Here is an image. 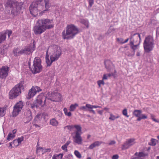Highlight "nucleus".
Segmentation results:
<instances>
[{"label": "nucleus", "instance_id": "obj_1", "mask_svg": "<svg viewBox=\"0 0 159 159\" xmlns=\"http://www.w3.org/2000/svg\"><path fill=\"white\" fill-rule=\"evenodd\" d=\"M50 7L49 0H36L32 2L29 9L30 13L35 17L39 12L48 11Z\"/></svg>", "mask_w": 159, "mask_h": 159}, {"label": "nucleus", "instance_id": "obj_2", "mask_svg": "<svg viewBox=\"0 0 159 159\" xmlns=\"http://www.w3.org/2000/svg\"><path fill=\"white\" fill-rule=\"evenodd\" d=\"M61 54L60 48L56 45L49 47L46 52L45 60L48 66H50L52 62L57 61Z\"/></svg>", "mask_w": 159, "mask_h": 159}, {"label": "nucleus", "instance_id": "obj_3", "mask_svg": "<svg viewBox=\"0 0 159 159\" xmlns=\"http://www.w3.org/2000/svg\"><path fill=\"white\" fill-rule=\"evenodd\" d=\"M54 26L53 20L48 19L38 20L33 27V31L36 35L40 34L47 29H50Z\"/></svg>", "mask_w": 159, "mask_h": 159}, {"label": "nucleus", "instance_id": "obj_4", "mask_svg": "<svg viewBox=\"0 0 159 159\" xmlns=\"http://www.w3.org/2000/svg\"><path fill=\"white\" fill-rule=\"evenodd\" d=\"M129 39L130 45L133 52L132 54H128L127 56L128 57H133L135 54V50L138 48L140 44L141 40L140 34L138 33L133 34L132 33Z\"/></svg>", "mask_w": 159, "mask_h": 159}, {"label": "nucleus", "instance_id": "obj_5", "mask_svg": "<svg viewBox=\"0 0 159 159\" xmlns=\"http://www.w3.org/2000/svg\"><path fill=\"white\" fill-rule=\"evenodd\" d=\"M79 32L78 29L74 25H68L66 28V32L65 30L62 32V38L63 39H73Z\"/></svg>", "mask_w": 159, "mask_h": 159}, {"label": "nucleus", "instance_id": "obj_6", "mask_svg": "<svg viewBox=\"0 0 159 159\" xmlns=\"http://www.w3.org/2000/svg\"><path fill=\"white\" fill-rule=\"evenodd\" d=\"M22 5V3H18L16 0H7L5 6L6 7H10L11 13L14 15H16L21 10Z\"/></svg>", "mask_w": 159, "mask_h": 159}, {"label": "nucleus", "instance_id": "obj_7", "mask_svg": "<svg viewBox=\"0 0 159 159\" xmlns=\"http://www.w3.org/2000/svg\"><path fill=\"white\" fill-rule=\"evenodd\" d=\"M24 82H21L13 87L9 93V98L12 99L16 98L21 93V90L24 89Z\"/></svg>", "mask_w": 159, "mask_h": 159}, {"label": "nucleus", "instance_id": "obj_8", "mask_svg": "<svg viewBox=\"0 0 159 159\" xmlns=\"http://www.w3.org/2000/svg\"><path fill=\"white\" fill-rule=\"evenodd\" d=\"M154 44V40L153 37L149 35L146 37L143 43V47L145 51L147 52H149L152 51Z\"/></svg>", "mask_w": 159, "mask_h": 159}, {"label": "nucleus", "instance_id": "obj_9", "mask_svg": "<svg viewBox=\"0 0 159 159\" xmlns=\"http://www.w3.org/2000/svg\"><path fill=\"white\" fill-rule=\"evenodd\" d=\"M30 68L34 74L41 72L42 70L41 59L38 57H35L34 60L33 66L31 67H30Z\"/></svg>", "mask_w": 159, "mask_h": 159}, {"label": "nucleus", "instance_id": "obj_10", "mask_svg": "<svg viewBox=\"0 0 159 159\" xmlns=\"http://www.w3.org/2000/svg\"><path fill=\"white\" fill-rule=\"evenodd\" d=\"M46 97L43 94L39 95L37 97L36 99L34 101L33 104L31 105V107H43L45 104Z\"/></svg>", "mask_w": 159, "mask_h": 159}, {"label": "nucleus", "instance_id": "obj_11", "mask_svg": "<svg viewBox=\"0 0 159 159\" xmlns=\"http://www.w3.org/2000/svg\"><path fill=\"white\" fill-rule=\"evenodd\" d=\"M24 105V103L22 101L17 102L13 107L12 116L13 117L17 116L21 111Z\"/></svg>", "mask_w": 159, "mask_h": 159}, {"label": "nucleus", "instance_id": "obj_12", "mask_svg": "<svg viewBox=\"0 0 159 159\" xmlns=\"http://www.w3.org/2000/svg\"><path fill=\"white\" fill-rule=\"evenodd\" d=\"M78 131H75L72 134L74 141L78 144L82 143V139L81 136L82 133V129L79 128Z\"/></svg>", "mask_w": 159, "mask_h": 159}, {"label": "nucleus", "instance_id": "obj_13", "mask_svg": "<svg viewBox=\"0 0 159 159\" xmlns=\"http://www.w3.org/2000/svg\"><path fill=\"white\" fill-rule=\"evenodd\" d=\"M35 41H34L33 44H30L26 46L24 48L21 50V54H30L35 50Z\"/></svg>", "mask_w": 159, "mask_h": 159}, {"label": "nucleus", "instance_id": "obj_14", "mask_svg": "<svg viewBox=\"0 0 159 159\" xmlns=\"http://www.w3.org/2000/svg\"><path fill=\"white\" fill-rule=\"evenodd\" d=\"M48 99L53 101L58 102L61 100V95L59 93L52 92L49 93Z\"/></svg>", "mask_w": 159, "mask_h": 159}, {"label": "nucleus", "instance_id": "obj_15", "mask_svg": "<svg viewBox=\"0 0 159 159\" xmlns=\"http://www.w3.org/2000/svg\"><path fill=\"white\" fill-rule=\"evenodd\" d=\"M142 111L140 110H135L133 112V114L136 117H138L137 120L140 121L142 119H146L147 116L145 114H141Z\"/></svg>", "mask_w": 159, "mask_h": 159}, {"label": "nucleus", "instance_id": "obj_16", "mask_svg": "<svg viewBox=\"0 0 159 159\" xmlns=\"http://www.w3.org/2000/svg\"><path fill=\"white\" fill-rule=\"evenodd\" d=\"M135 139L134 138L128 139L123 144L122 149V150L128 148L130 146L136 143Z\"/></svg>", "mask_w": 159, "mask_h": 159}, {"label": "nucleus", "instance_id": "obj_17", "mask_svg": "<svg viewBox=\"0 0 159 159\" xmlns=\"http://www.w3.org/2000/svg\"><path fill=\"white\" fill-rule=\"evenodd\" d=\"M9 67L7 66H2L0 69V78L2 79L5 78L8 75Z\"/></svg>", "mask_w": 159, "mask_h": 159}, {"label": "nucleus", "instance_id": "obj_18", "mask_svg": "<svg viewBox=\"0 0 159 159\" xmlns=\"http://www.w3.org/2000/svg\"><path fill=\"white\" fill-rule=\"evenodd\" d=\"M104 64L105 67L108 71H110L112 67H114L112 62L109 60L105 61H104Z\"/></svg>", "mask_w": 159, "mask_h": 159}, {"label": "nucleus", "instance_id": "obj_19", "mask_svg": "<svg viewBox=\"0 0 159 159\" xmlns=\"http://www.w3.org/2000/svg\"><path fill=\"white\" fill-rule=\"evenodd\" d=\"M36 90L34 88V86H33L31 88L29 91L28 96V99H30L31 98L34 96L36 94Z\"/></svg>", "mask_w": 159, "mask_h": 159}, {"label": "nucleus", "instance_id": "obj_20", "mask_svg": "<svg viewBox=\"0 0 159 159\" xmlns=\"http://www.w3.org/2000/svg\"><path fill=\"white\" fill-rule=\"evenodd\" d=\"M65 128H67L68 129H69L70 131H71L73 129L75 128L76 129V131H78L79 128L82 129V128L80 125H67L65 127Z\"/></svg>", "mask_w": 159, "mask_h": 159}, {"label": "nucleus", "instance_id": "obj_21", "mask_svg": "<svg viewBox=\"0 0 159 159\" xmlns=\"http://www.w3.org/2000/svg\"><path fill=\"white\" fill-rule=\"evenodd\" d=\"M102 143V141H96L91 144L89 147V148L92 149L97 146H98Z\"/></svg>", "mask_w": 159, "mask_h": 159}, {"label": "nucleus", "instance_id": "obj_22", "mask_svg": "<svg viewBox=\"0 0 159 159\" xmlns=\"http://www.w3.org/2000/svg\"><path fill=\"white\" fill-rule=\"evenodd\" d=\"M50 124L53 126H57L58 125V122L55 119L52 118L50 120Z\"/></svg>", "mask_w": 159, "mask_h": 159}, {"label": "nucleus", "instance_id": "obj_23", "mask_svg": "<svg viewBox=\"0 0 159 159\" xmlns=\"http://www.w3.org/2000/svg\"><path fill=\"white\" fill-rule=\"evenodd\" d=\"M6 34L7 33L6 32L0 33V43L6 39Z\"/></svg>", "mask_w": 159, "mask_h": 159}, {"label": "nucleus", "instance_id": "obj_24", "mask_svg": "<svg viewBox=\"0 0 159 159\" xmlns=\"http://www.w3.org/2000/svg\"><path fill=\"white\" fill-rule=\"evenodd\" d=\"M135 155L138 156L139 157L141 158V157H144L148 156V154L147 153H145L143 152H140L139 153L136 152L135 154Z\"/></svg>", "mask_w": 159, "mask_h": 159}, {"label": "nucleus", "instance_id": "obj_25", "mask_svg": "<svg viewBox=\"0 0 159 159\" xmlns=\"http://www.w3.org/2000/svg\"><path fill=\"white\" fill-rule=\"evenodd\" d=\"M63 155L62 154H54L52 157V159H61L62 158Z\"/></svg>", "mask_w": 159, "mask_h": 159}, {"label": "nucleus", "instance_id": "obj_26", "mask_svg": "<svg viewBox=\"0 0 159 159\" xmlns=\"http://www.w3.org/2000/svg\"><path fill=\"white\" fill-rule=\"evenodd\" d=\"M21 50H20L18 48H16L14 49L13 52L15 55L16 56H19L21 55Z\"/></svg>", "mask_w": 159, "mask_h": 159}, {"label": "nucleus", "instance_id": "obj_27", "mask_svg": "<svg viewBox=\"0 0 159 159\" xmlns=\"http://www.w3.org/2000/svg\"><path fill=\"white\" fill-rule=\"evenodd\" d=\"M78 106V104L76 103L71 104L69 110L70 111H73L75 110L76 107Z\"/></svg>", "mask_w": 159, "mask_h": 159}, {"label": "nucleus", "instance_id": "obj_28", "mask_svg": "<svg viewBox=\"0 0 159 159\" xmlns=\"http://www.w3.org/2000/svg\"><path fill=\"white\" fill-rule=\"evenodd\" d=\"M40 152H42V154H44V148L42 147H39L36 148V153L37 154Z\"/></svg>", "mask_w": 159, "mask_h": 159}, {"label": "nucleus", "instance_id": "obj_29", "mask_svg": "<svg viewBox=\"0 0 159 159\" xmlns=\"http://www.w3.org/2000/svg\"><path fill=\"white\" fill-rule=\"evenodd\" d=\"M15 137V135H14V134H12V133H10L8 135L7 140L9 141Z\"/></svg>", "mask_w": 159, "mask_h": 159}, {"label": "nucleus", "instance_id": "obj_30", "mask_svg": "<svg viewBox=\"0 0 159 159\" xmlns=\"http://www.w3.org/2000/svg\"><path fill=\"white\" fill-rule=\"evenodd\" d=\"M88 105H89V104H86L85 106L80 107L79 108L80 110L86 111L88 110L87 109H88V110L89 109H90L88 107Z\"/></svg>", "mask_w": 159, "mask_h": 159}, {"label": "nucleus", "instance_id": "obj_31", "mask_svg": "<svg viewBox=\"0 0 159 159\" xmlns=\"http://www.w3.org/2000/svg\"><path fill=\"white\" fill-rule=\"evenodd\" d=\"M63 111L65 115L68 116H70L71 115V113L70 112H68V110L66 108H64L63 109Z\"/></svg>", "mask_w": 159, "mask_h": 159}, {"label": "nucleus", "instance_id": "obj_32", "mask_svg": "<svg viewBox=\"0 0 159 159\" xmlns=\"http://www.w3.org/2000/svg\"><path fill=\"white\" fill-rule=\"evenodd\" d=\"M80 22L82 24L84 25L87 28L89 27L88 21L84 19H82L81 20Z\"/></svg>", "mask_w": 159, "mask_h": 159}, {"label": "nucleus", "instance_id": "obj_33", "mask_svg": "<svg viewBox=\"0 0 159 159\" xmlns=\"http://www.w3.org/2000/svg\"><path fill=\"white\" fill-rule=\"evenodd\" d=\"M119 117V116H116L112 114L111 113L110 114V117L109 118V119L112 120H114L115 119L118 118Z\"/></svg>", "mask_w": 159, "mask_h": 159}, {"label": "nucleus", "instance_id": "obj_34", "mask_svg": "<svg viewBox=\"0 0 159 159\" xmlns=\"http://www.w3.org/2000/svg\"><path fill=\"white\" fill-rule=\"evenodd\" d=\"M74 154L77 157L79 158H80L81 157V155L80 153L77 150H75L74 152Z\"/></svg>", "mask_w": 159, "mask_h": 159}, {"label": "nucleus", "instance_id": "obj_35", "mask_svg": "<svg viewBox=\"0 0 159 159\" xmlns=\"http://www.w3.org/2000/svg\"><path fill=\"white\" fill-rule=\"evenodd\" d=\"M97 84L99 88L101 87V85H104L105 84V82L104 80H99L97 81Z\"/></svg>", "mask_w": 159, "mask_h": 159}, {"label": "nucleus", "instance_id": "obj_36", "mask_svg": "<svg viewBox=\"0 0 159 159\" xmlns=\"http://www.w3.org/2000/svg\"><path fill=\"white\" fill-rule=\"evenodd\" d=\"M12 143L13 145V148L17 147L19 145V144L18 142V141L16 140V139L14 140Z\"/></svg>", "mask_w": 159, "mask_h": 159}, {"label": "nucleus", "instance_id": "obj_37", "mask_svg": "<svg viewBox=\"0 0 159 159\" xmlns=\"http://www.w3.org/2000/svg\"><path fill=\"white\" fill-rule=\"evenodd\" d=\"M122 114L123 115L127 117H129V116L128 115L127 110L126 108L124 109L122 111Z\"/></svg>", "mask_w": 159, "mask_h": 159}, {"label": "nucleus", "instance_id": "obj_38", "mask_svg": "<svg viewBox=\"0 0 159 159\" xmlns=\"http://www.w3.org/2000/svg\"><path fill=\"white\" fill-rule=\"evenodd\" d=\"M156 144V140L154 139H151V143H149V144L152 146H155Z\"/></svg>", "mask_w": 159, "mask_h": 159}, {"label": "nucleus", "instance_id": "obj_39", "mask_svg": "<svg viewBox=\"0 0 159 159\" xmlns=\"http://www.w3.org/2000/svg\"><path fill=\"white\" fill-rule=\"evenodd\" d=\"M88 107L90 109H93V108H98V106H95V105H93L89 104V105H88Z\"/></svg>", "mask_w": 159, "mask_h": 159}, {"label": "nucleus", "instance_id": "obj_40", "mask_svg": "<svg viewBox=\"0 0 159 159\" xmlns=\"http://www.w3.org/2000/svg\"><path fill=\"white\" fill-rule=\"evenodd\" d=\"M5 114L3 109L0 108V117L3 116Z\"/></svg>", "mask_w": 159, "mask_h": 159}, {"label": "nucleus", "instance_id": "obj_41", "mask_svg": "<svg viewBox=\"0 0 159 159\" xmlns=\"http://www.w3.org/2000/svg\"><path fill=\"white\" fill-rule=\"evenodd\" d=\"M24 140V137L23 136H21L20 137L18 138L17 139H16V140H17L18 141V142L20 144Z\"/></svg>", "mask_w": 159, "mask_h": 159}, {"label": "nucleus", "instance_id": "obj_42", "mask_svg": "<svg viewBox=\"0 0 159 159\" xmlns=\"http://www.w3.org/2000/svg\"><path fill=\"white\" fill-rule=\"evenodd\" d=\"M34 88H35V89L36 90V92H39L42 91L41 89L40 88L37 86H34Z\"/></svg>", "mask_w": 159, "mask_h": 159}, {"label": "nucleus", "instance_id": "obj_43", "mask_svg": "<svg viewBox=\"0 0 159 159\" xmlns=\"http://www.w3.org/2000/svg\"><path fill=\"white\" fill-rule=\"evenodd\" d=\"M94 0H89V6L91 7L93 5Z\"/></svg>", "mask_w": 159, "mask_h": 159}, {"label": "nucleus", "instance_id": "obj_44", "mask_svg": "<svg viewBox=\"0 0 159 159\" xmlns=\"http://www.w3.org/2000/svg\"><path fill=\"white\" fill-rule=\"evenodd\" d=\"M151 119L152 120L156 122H159V121H157L154 117V116L153 114H151Z\"/></svg>", "mask_w": 159, "mask_h": 159}, {"label": "nucleus", "instance_id": "obj_45", "mask_svg": "<svg viewBox=\"0 0 159 159\" xmlns=\"http://www.w3.org/2000/svg\"><path fill=\"white\" fill-rule=\"evenodd\" d=\"M51 151L50 148H44V154L47 152H50Z\"/></svg>", "mask_w": 159, "mask_h": 159}, {"label": "nucleus", "instance_id": "obj_46", "mask_svg": "<svg viewBox=\"0 0 159 159\" xmlns=\"http://www.w3.org/2000/svg\"><path fill=\"white\" fill-rule=\"evenodd\" d=\"M67 147L66 145L64 144L62 146L61 148L63 150L67 152Z\"/></svg>", "mask_w": 159, "mask_h": 159}, {"label": "nucleus", "instance_id": "obj_47", "mask_svg": "<svg viewBox=\"0 0 159 159\" xmlns=\"http://www.w3.org/2000/svg\"><path fill=\"white\" fill-rule=\"evenodd\" d=\"M117 41H118L121 44H123L122 43L124 41H123V39H122V38H120V39L117 38Z\"/></svg>", "mask_w": 159, "mask_h": 159}, {"label": "nucleus", "instance_id": "obj_48", "mask_svg": "<svg viewBox=\"0 0 159 159\" xmlns=\"http://www.w3.org/2000/svg\"><path fill=\"white\" fill-rule=\"evenodd\" d=\"M107 77H108L107 74H105L103 75L102 80H107Z\"/></svg>", "mask_w": 159, "mask_h": 159}, {"label": "nucleus", "instance_id": "obj_49", "mask_svg": "<svg viewBox=\"0 0 159 159\" xmlns=\"http://www.w3.org/2000/svg\"><path fill=\"white\" fill-rule=\"evenodd\" d=\"M119 156L117 155H114L112 157V159H118Z\"/></svg>", "mask_w": 159, "mask_h": 159}, {"label": "nucleus", "instance_id": "obj_50", "mask_svg": "<svg viewBox=\"0 0 159 159\" xmlns=\"http://www.w3.org/2000/svg\"><path fill=\"white\" fill-rule=\"evenodd\" d=\"M116 143V142L114 140H112L110 141V143H109V145H114Z\"/></svg>", "mask_w": 159, "mask_h": 159}, {"label": "nucleus", "instance_id": "obj_51", "mask_svg": "<svg viewBox=\"0 0 159 159\" xmlns=\"http://www.w3.org/2000/svg\"><path fill=\"white\" fill-rule=\"evenodd\" d=\"M88 111L90 112H92L93 114H96L95 111L92 110V109H89L88 110Z\"/></svg>", "mask_w": 159, "mask_h": 159}, {"label": "nucleus", "instance_id": "obj_52", "mask_svg": "<svg viewBox=\"0 0 159 159\" xmlns=\"http://www.w3.org/2000/svg\"><path fill=\"white\" fill-rule=\"evenodd\" d=\"M12 31L11 30H9V31H8L7 35H8V38L10 37V36H11V35L12 34Z\"/></svg>", "mask_w": 159, "mask_h": 159}, {"label": "nucleus", "instance_id": "obj_53", "mask_svg": "<svg viewBox=\"0 0 159 159\" xmlns=\"http://www.w3.org/2000/svg\"><path fill=\"white\" fill-rule=\"evenodd\" d=\"M13 145V144L12 142L10 143H9V147L10 148V149H11L13 147V145Z\"/></svg>", "mask_w": 159, "mask_h": 159}, {"label": "nucleus", "instance_id": "obj_54", "mask_svg": "<svg viewBox=\"0 0 159 159\" xmlns=\"http://www.w3.org/2000/svg\"><path fill=\"white\" fill-rule=\"evenodd\" d=\"M70 143V141H67L66 143L65 144V145H66L67 147L68 146V145Z\"/></svg>", "mask_w": 159, "mask_h": 159}, {"label": "nucleus", "instance_id": "obj_55", "mask_svg": "<svg viewBox=\"0 0 159 159\" xmlns=\"http://www.w3.org/2000/svg\"><path fill=\"white\" fill-rule=\"evenodd\" d=\"M103 111H101V110L98 111V113H99L100 115H102V114Z\"/></svg>", "mask_w": 159, "mask_h": 159}, {"label": "nucleus", "instance_id": "obj_56", "mask_svg": "<svg viewBox=\"0 0 159 159\" xmlns=\"http://www.w3.org/2000/svg\"><path fill=\"white\" fill-rule=\"evenodd\" d=\"M16 129H14L13 130V131H12V133H12V134H14V135H15V134L16 133Z\"/></svg>", "mask_w": 159, "mask_h": 159}, {"label": "nucleus", "instance_id": "obj_57", "mask_svg": "<svg viewBox=\"0 0 159 159\" xmlns=\"http://www.w3.org/2000/svg\"><path fill=\"white\" fill-rule=\"evenodd\" d=\"M40 116V114H38L36 116L35 118L39 119V116Z\"/></svg>", "mask_w": 159, "mask_h": 159}, {"label": "nucleus", "instance_id": "obj_58", "mask_svg": "<svg viewBox=\"0 0 159 159\" xmlns=\"http://www.w3.org/2000/svg\"><path fill=\"white\" fill-rule=\"evenodd\" d=\"M129 40V39L127 38L125 41H124L122 43L124 44L125 43H126L127 42H128Z\"/></svg>", "mask_w": 159, "mask_h": 159}, {"label": "nucleus", "instance_id": "obj_59", "mask_svg": "<svg viewBox=\"0 0 159 159\" xmlns=\"http://www.w3.org/2000/svg\"><path fill=\"white\" fill-rule=\"evenodd\" d=\"M133 159H143V158H142L139 157L137 156V157L134 158Z\"/></svg>", "mask_w": 159, "mask_h": 159}, {"label": "nucleus", "instance_id": "obj_60", "mask_svg": "<svg viewBox=\"0 0 159 159\" xmlns=\"http://www.w3.org/2000/svg\"><path fill=\"white\" fill-rule=\"evenodd\" d=\"M136 56L138 57L139 56H140V52H137L136 53Z\"/></svg>", "mask_w": 159, "mask_h": 159}, {"label": "nucleus", "instance_id": "obj_61", "mask_svg": "<svg viewBox=\"0 0 159 159\" xmlns=\"http://www.w3.org/2000/svg\"><path fill=\"white\" fill-rule=\"evenodd\" d=\"M34 125L35 126V127L36 128L37 127H40L38 125H37L36 124H34Z\"/></svg>", "mask_w": 159, "mask_h": 159}, {"label": "nucleus", "instance_id": "obj_62", "mask_svg": "<svg viewBox=\"0 0 159 159\" xmlns=\"http://www.w3.org/2000/svg\"><path fill=\"white\" fill-rule=\"evenodd\" d=\"M108 77H110L111 76V74H107Z\"/></svg>", "mask_w": 159, "mask_h": 159}, {"label": "nucleus", "instance_id": "obj_63", "mask_svg": "<svg viewBox=\"0 0 159 159\" xmlns=\"http://www.w3.org/2000/svg\"><path fill=\"white\" fill-rule=\"evenodd\" d=\"M91 135L90 134H88L87 136V139H89Z\"/></svg>", "mask_w": 159, "mask_h": 159}, {"label": "nucleus", "instance_id": "obj_64", "mask_svg": "<svg viewBox=\"0 0 159 159\" xmlns=\"http://www.w3.org/2000/svg\"><path fill=\"white\" fill-rule=\"evenodd\" d=\"M35 158L34 157H33V158H26V159H34Z\"/></svg>", "mask_w": 159, "mask_h": 159}]
</instances>
